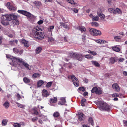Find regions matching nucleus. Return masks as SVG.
I'll list each match as a JSON object with an SVG mask.
<instances>
[{"label":"nucleus","instance_id":"obj_20","mask_svg":"<svg viewBox=\"0 0 127 127\" xmlns=\"http://www.w3.org/2000/svg\"><path fill=\"white\" fill-rule=\"evenodd\" d=\"M90 16L92 19L93 21H96L98 20L99 18L98 16L94 17L92 14H90Z\"/></svg>","mask_w":127,"mask_h":127},{"label":"nucleus","instance_id":"obj_49","mask_svg":"<svg viewBox=\"0 0 127 127\" xmlns=\"http://www.w3.org/2000/svg\"><path fill=\"white\" fill-rule=\"evenodd\" d=\"M13 50L14 52L18 53L19 52V50L17 48H14Z\"/></svg>","mask_w":127,"mask_h":127},{"label":"nucleus","instance_id":"obj_62","mask_svg":"<svg viewBox=\"0 0 127 127\" xmlns=\"http://www.w3.org/2000/svg\"><path fill=\"white\" fill-rule=\"evenodd\" d=\"M83 81L84 82L87 83L88 82V80L86 78H85L83 80Z\"/></svg>","mask_w":127,"mask_h":127},{"label":"nucleus","instance_id":"obj_50","mask_svg":"<svg viewBox=\"0 0 127 127\" xmlns=\"http://www.w3.org/2000/svg\"><path fill=\"white\" fill-rule=\"evenodd\" d=\"M12 5L10 3V2H8L6 4V6L9 9L10 8V7H11Z\"/></svg>","mask_w":127,"mask_h":127},{"label":"nucleus","instance_id":"obj_8","mask_svg":"<svg viewBox=\"0 0 127 127\" xmlns=\"http://www.w3.org/2000/svg\"><path fill=\"white\" fill-rule=\"evenodd\" d=\"M11 14H7L3 15L1 17V18L7 21H9L11 20Z\"/></svg>","mask_w":127,"mask_h":127},{"label":"nucleus","instance_id":"obj_34","mask_svg":"<svg viewBox=\"0 0 127 127\" xmlns=\"http://www.w3.org/2000/svg\"><path fill=\"white\" fill-rule=\"evenodd\" d=\"M6 57L7 58H9L10 59L12 60V61L13 62V63H14V62H18V61L17 60H15V61H13V60L14 58H14L13 57H11L10 55H6Z\"/></svg>","mask_w":127,"mask_h":127},{"label":"nucleus","instance_id":"obj_17","mask_svg":"<svg viewBox=\"0 0 127 127\" xmlns=\"http://www.w3.org/2000/svg\"><path fill=\"white\" fill-rule=\"evenodd\" d=\"M42 95L43 97H47L49 95L48 92L47 90L44 89L42 91Z\"/></svg>","mask_w":127,"mask_h":127},{"label":"nucleus","instance_id":"obj_21","mask_svg":"<svg viewBox=\"0 0 127 127\" xmlns=\"http://www.w3.org/2000/svg\"><path fill=\"white\" fill-rule=\"evenodd\" d=\"M42 47L41 46H39L37 47L35 50V53L37 54H39L41 51Z\"/></svg>","mask_w":127,"mask_h":127},{"label":"nucleus","instance_id":"obj_11","mask_svg":"<svg viewBox=\"0 0 127 127\" xmlns=\"http://www.w3.org/2000/svg\"><path fill=\"white\" fill-rule=\"evenodd\" d=\"M75 59L79 61H81L83 59V56L80 54H77Z\"/></svg>","mask_w":127,"mask_h":127},{"label":"nucleus","instance_id":"obj_24","mask_svg":"<svg viewBox=\"0 0 127 127\" xmlns=\"http://www.w3.org/2000/svg\"><path fill=\"white\" fill-rule=\"evenodd\" d=\"M60 23L61 24V26H62L64 28L66 29H69V27L66 24L64 23Z\"/></svg>","mask_w":127,"mask_h":127},{"label":"nucleus","instance_id":"obj_52","mask_svg":"<svg viewBox=\"0 0 127 127\" xmlns=\"http://www.w3.org/2000/svg\"><path fill=\"white\" fill-rule=\"evenodd\" d=\"M14 40L10 41H9V44L11 45H12L14 44Z\"/></svg>","mask_w":127,"mask_h":127},{"label":"nucleus","instance_id":"obj_3","mask_svg":"<svg viewBox=\"0 0 127 127\" xmlns=\"http://www.w3.org/2000/svg\"><path fill=\"white\" fill-rule=\"evenodd\" d=\"M15 60L18 61V62L20 63H21L27 69L30 70L29 65L27 63H26L25 61L23 60L22 59L20 58H14L13 61H15Z\"/></svg>","mask_w":127,"mask_h":127},{"label":"nucleus","instance_id":"obj_9","mask_svg":"<svg viewBox=\"0 0 127 127\" xmlns=\"http://www.w3.org/2000/svg\"><path fill=\"white\" fill-rule=\"evenodd\" d=\"M98 16L99 17L102 19H103L105 17V15L103 14L101 11L100 9H98L97 12Z\"/></svg>","mask_w":127,"mask_h":127},{"label":"nucleus","instance_id":"obj_23","mask_svg":"<svg viewBox=\"0 0 127 127\" xmlns=\"http://www.w3.org/2000/svg\"><path fill=\"white\" fill-rule=\"evenodd\" d=\"M65 98V97H62L61 99L62 102V103H61V102H59L58 103V104H60L61 105H62L64 104L66 102Z\"/></svg>","mask_w":127,"mask_h":127},{"label":"nucleus","instance_id":"obj_10","mask_svg":"<svg viewBox=\"0 0 127 127\" xmlns=\"http://www.w3.org/2000/svg\"><path fill=\"white\" fill-rule=\"evenodd\" d=\"M113 89L115 91L118 92L120 91V88L118 85L116 83L113 84L112 85Z\"/></svg>","mask_w":127,"mask_h":127},{"label":"nucleus","instance_id":"obj_39","mask_svg":"<svg viewBox=\"0 0 127 127\" xmlns=\"http://www.w3.org/2000/svg\"><path fill=\"white\" fill-rule=\"evenodd\" d=\"M52 84V82H50L48 83L46 85V87L47 88H49L51 86Z\"/></svg>","mask_w":127,"mask_h":127},{"label":"nucleus","instance_id":"obj_35","mask_svg":"<svg viewBox=\"0 0 127 127\" xmlns=\"http://www.w3.org/2000/svg\"><path fill=\"white\" fill-rule=\"evenodd\" d=\"M102 93L101 90V89L99 88H97V90H96V94H100Z\"/></svg>","mask_w":127,"mask_h":127},{"label":"nucleus","instance_id":"obj_27","mask_svg":"<svg viewBox=\"0 0 127 127\" xmlns=\"http://www.w3.org/2000/svg\"><path fill=\"white\" fill-rule=\"evenodd\" d=\"M7 122L8 120L7 119H3L2 122V125L3 126L6 125L7 124Z\"/></svg>","mask_w":127,"mask_h":127},{"label":"nucleus","instance_id":"obj_32","mask_svg":"<svg viewBox=\"0 0 127 127\" xmlns=\"http://www.w3.org/2000/svg\"><path fill=\"white\" fill-rule=\"evenodd\" d=\"M11 20L12 19L13 20H16L17 18V16L14 14H11Z\"/></svg>","mask_w":127,"mask_h":127},{"label":"nucleus","instance_id":"obj_22","mask_svg":"<svg viewBox=\"0 0 127 127\" xmlns=\"http://www.w3.org/2000/svg\"><path fill=\"white\" fill-rule=\"evenodd\" d=\"M91 62L93 65L95 66L96 67H99L100 66L98 62L96 61H91Z\"/></svg>","mask_w":127,"mask_h":127},{"label":"nucleus","instance_id":"obj_37","mask_svg":"<svg viewBox=\"0 0 127 127\" xmlns=\"http://www.w3.org/2000/svg\"><path fill=\"white\" fill-rule=\"evenodd\" d=\"M85 58L88 59H93V56H91L90 55H86L85 56Z\"/></svg>","mask_w":127,"mask_h":127},{"label":"nucleus","instance_id":"obj_44","mask_svg":"<svg viewBox=\"0 0 127 127\" xmlns=\"http://www.w3.org/2000/svg\"><path fill=\"white\" fill-rule=\"evenodd\" d=\"M59 115V113L56 112H55L53 114V116L54 117H58Z\"/></svg>","mask_w":127,"mask_h":127},{"label":"nucleus","instance_id":"obj_31","mask_svg":"<svg viewBox=\"0 0 127 127\" xmlns=\"http://www.w3.org/2000/svg\"><path fill=\"white\" fill-rule=\"evenodd\" d=\"M23 80L24 82L26 83H29L30 81V79L26 77L24 78Z\"/></svg>","mask_w":127,"mask_h":127},{"label":"nucleus","instance_id":"obj_28","mask_svg":"<svg viewBox=\"0 0 127 127\" xmlns=\"http://www.w3.org/2000/svg\"><path fill=\"white\" fill-rule=\"evenodd\" d=\"M114 39L115 40L117 41H119L120 40L121 37L120 36H117L114 37Z\"/></svg>","mask_w":127,"mask_h":127},{"label":"nucleus","instance_id":"obj_53","mask_svg":"<svg viewBox=\"0 0 127 127\" xmlns=\"http://www.w3.org/2000/svg\"><path fill=\"white\" fill-rule=\"evenodd\" d=\"M79 89L80 91H85V89L83 87H80L79 88Z\"/></svg>","mask_w":127,"mask_h":127},{"label":"nucleus","instance_id":"obj_14","mask_svg":"<svg viewBox=\"0 0 127 127\" xmlns=\"http://www.w3.org/2000/svg\"><path fill=\"white\" fill-rule=\"evenodd\" d=\"M76 29L80 30L81 32H85L86 31V29L84 26H79L76 28Z\"/></svg>","mask_w":127,"mask_h":127},{"label":"nucleus","instance_id":"obj_33","mask_svg":"<svg viewBox=\"0 0 127 127\" xmlns=\"http://www.w3.org/2000/svg\"><path fill=\"white\" fill-rule=\"evenodd\" d=\"M113 50L117 52H119L120 51V48L117 47H114L112 48Z\"/></svg>","mask_w":127,"mask_h":127},{"label":"nucleus","instance_id":"obj_45","mask_svg":"<svg viewBox=\"0 0 127 127\" xmlns=\"http://www.w3.org/2000/svg\"><path fill=\"white\" fill-rule=\"evenodd\" d=\"M54 26H51L49 27L48 29L49 32H52L53 29H54Z\"/></svg>","mask_w":127,"mask_h":127},{"label":"nucleus","instance_id":"obj_43","mask_svg":"<svg viewBox=\"0 0 127 127\" xmlns=\"http://www.w3.org/2000/svg\"><path fill=\"white\" fill-rule=\"evenodd\" d=\"M39 75H40L39 74L37 73H34L33 74L32 77L33 78H35Z\"/></svg>","mask_w":127,"mask_h":127},{"label":"nucleus","instance_id":"obj_7","mask_svg":"<svg viewBox=\"0 0 127 127\" xmlns=\"http://www.w3.org/2000/svg\"><path fill=\"white\" fill-rule=\"evenodd\" d=\"M85 119V115L82 113L79 112L78 113V122H81L84 120Z\"/></svg>","mask_w":127,"mask_h":127},{"label":"nucleus","instance_id":"obj_12","mask_svg":"<svg viewBox=\"0 0 127 127\" xmlns=\"http://www.w3.org/2000/svg\"><path fill=\"white\" fill-rule=\"evenodd\" d=\"M57 100V98L56 97H54L53 98H50L49 100V104L51 106L52 105V103H56Z\"/></svg>","mask_w":127,"mask_h":127},{"label":"nucleus","instance_id":"obj_59","mask_svg":"<svg viewBox=\"0 0 127 127\" xmlns=\"http://www.w3.org/2000/svg\"><path fill=\"white\" fill-rule=\"evenodd\" d=\"M73 11L75 13H77L78 12V9L76 8H74Z\"/></svg>","mask_w":127,"mask_h":127},{"label":"nucleus","instance_id":"obj_60","mask_svg":"<svg viewBox=\"0 0 127 127\" xmlns=\"http://www.w3.org/2000/svg\"><path fill=\"white\" fill-rule=\"evenodd\" d=\"M124 60V59L123 58H120L118 60L120 62H123Z\"/></svg>","mask_w":127,"mask_h":127},{"label":"nucleus","instance_id":"obj_29","mask_svg":"<svg viewBox=\"0 0 127 127\" xmlns=\"http://www.w3.org/2000/svg\"><path fill=\"white\" fill-rule=\"evenodd\" d=\"M33 3L37 6H40L41 4V2L40 1H35L33 2Z\"/></svg>","mask_w":127,"mask_h":127},{"label":"nucleus","instance_id":"obj_2","mask_svg":"<svg viewBox=\"0 0 127 127\" xmlns=\"http://www.w3.org/2000/svg\"><path fill=\"white\" fill-rule=\"evenodd\" d=\"M99 108L100 110L110 111L111 110V107L106 103L101 102L100 103Z\"/></svg>","mask_w":127,"mask_h":127},{"label":"nucleus","instance_id":"obj_56","mask_svg":"<svg viewBox=\"0 0 127 127\" xmlns=\"http://www.w3.org/2000/svg\"><path fill=\"white\" fill-rule=\"evenodd\" d=\"M17 98L18 100H19L21 98V97L20 95L19 94H17Z\"/></svg>","mask_w":127,"mask_h":127},{"label":"nucleus","instance_id":"obj_40","mask_svg":"<svg viewBox=\"0 0 127 127\" xmlns=\"http://www.w3.org/2000/svg\"><path fill=\"white\" fill-rule=\"evenodd\" d=\"M97 90V87H93L91 90L92 93H93L95 92L96 93V92Z\"/></svg>","mask_w":127,"mask_h":127},{"label":"nucleus","instance_id":"obj_19","mask_svg":"<svg viewBox=\"0 0 127 127\" xmlns=\"http://www.w3.org/2000/svg\"><path fill=\"white\" fill-rule=\"evenodd\" d=\"M122 13V12L121 10L118 8H116L115 9H114V14H121Z\"/></svg>","mask_w":127,"mask_h":127},{"label":"nucleus","instance_id":"obj_58","mask_svg":"<svg viewBox=\"0 0 127 127\" xmlns=\"http://www.w3.org/2000/svg\"><path fill=\"white\" fill-rule=\"evenodd\" d=\"M37 119L38 118L37 117L34 118L32 119V121L33 122H34L36 121Z\"/></svg>","mask_w":127,"mask_h":127},{"label":"nucleus","instance_id":"obj_64","mask_svg":"<svg viewBox=\"0 0 127 127\" xmlns=\"http://www.w3.org/2000/svg\"><path fill=\"white\" fill-rule=\"evenodd\" d=\"M91 54L93 55H95L97 54L94 51H92Z\"/></svg>","mask_w":127,"mask_h":127},{"label":"nucleus","instance_id":"obj_5","mask_svg":"<svg viewBox=\"0 0 127 127\" xmlns=\"http://www.w3.org/2000/svg\"><path fill=\"white\" fill-rule=\"evenodd\" d=\"M18 12L29 18L30 19L34 18V16L30 13L24 10H18Z\"/></svg>","mask_w":127,"mask_h":127},{"label":"nucleus","instance_id":"obj_13","mask_svg":"<svg viewBox=\"0 0 127 127\" xmlns=\"http://www.w3.org/2000/svg\"><path fill=\"white\" fill-rule=\"evenodd\" d=\"M3 19H2L1 18V19L0 21V23L1 24L3 25L4 26H7L9 25V23Z\"/></svg>","mask_w":127,"mask_h":127},{"label":"nucleus","instance_id":"obj_25","mask_svg":"<svg viewBox=\"0 0 127 127\" xmlns=\"http://www.w3.org/2000/svg\"><path fill=\"white\" fill-rule=\"evenodd\" d=\"M77 53H74L73 52H72L69 53V55L70 57L76 59Z\"/></svg>","mask_w":127,"mask_h":127},{"label":"nucleus","instance_id":"obj_1","mask_svg":"<svg viewBox=\"0 0 127 127\" xmlns=\"http://www.w3.org/2000/svg\"><path fill=\"white\" fill-rule=\"evenodd\" d=\"M33 31L34 32L36 38L40 40L44 38L43 33L42 32L41 29L38 27H35L33 29Z\"/></svg>","mask_w":127,"mask_h":127},{"label":"nucleus","instance_id":"obj_57","mask_svg":"<svg viewBox=\"0 0 127 127\" xmlns=\"http://www.w3.org/2000/svg\"><path fill=\"white\" fill-rule=\"evenodd\" d=\"M106 42V41L105 40H100V44H102L105 43Z\"/></svg>","mask_w":127,"mask_h":127},{"label":"nucleus","instance_id":"obj_46","mask_svg":"<svg viewBox=\"0 0 127 127\" xmlns=\"http://www.w3.org/2000/svg\"><path fill=\"white\" fill-rule=\"evenodd\" d=\"M92 24V26H95V27H97L99 25L98 24L95 22H93Z\"/></svg>","mask_w":127,"mask_h":127},{"label":"nucleus","instance_id":"obj_47","mask_svg":"<svg viewBox=\"0 0 127 127\" xmlns=\"http://www.w3.org/2000/svg\"><path fill=\"white\" fill-rule=\"evenodd\" d=\"M66 1L71 4H73L74 3V2L73 0H66Z\"/></svg>","mask_w":127,"mask_h":127},{"label":"nucleus","instance_id":"obj_26","mask_svg":"<svg viewBox=\"0 0 127 127\" xmlns=\"http://www.w3.org/2000/svg\"><path fill=\"white\" fill-rule=\"evenodd\" d=\"M44 83L43 81L42 80L39 81L37 82V86L38 87H40Z\"/></svg>","mask_w":127,"mask_h":127},{"label":"nucleus","instance_id":"obj_15","mask_svg":"<svg viewBox=\"0 0 127 127\" xmlns=\"http://www.w3.org/2000/svg\"><path fill=\"white\" fill-rule=\"evenodd\" d=\"M110 64H114L115 62H117V59L115 57H112L109 59Z\"/></svg>","mask_w":127,"mask_h":127},{"label":"nucleus","instance_id":"obj_18","mask_svg":"<svg viewBox=\"0 0 127 127\" xmlns=\"http://www.w3.org/2000/svg\"><path fill=\"white\" fill-rule=\"evenodd\" d=\"M22 43L24 44L25 47H29L28 42L25 39H23L22 40Z\"/></svg>","mask_w":127,"mask_h":127},{"label":"nucleus","instance_id":"obj_30","mask_svg":"<svg viewBox=\"0 0 127 127\" xmlns=\"http://www.w3.org/2000/svg\"><path fill=\"white\" fill-rule=\"evenodd\" d=\"M9 104L7 101L5 102L3 104V106L6 108H7L9 106Z\"/></svg>","mask_w":127,"mask_h":127},{"label":"nucleus","instance_id":"obj_16","mask_svg":"<svg viewBox=\"0 0 127 127\" xmlns=\"http://www.w3.org/2000/svg\"><path fill=\"white\" fill-rule=\"evenodd\" d=\"M88 123L93 126L94 125L93 118L91 117H89L88 119Z\"/></svg>","mask_w":127,"mask_h":127},{"label":"nucleus","instance_id":"obj_4","mask_svg":"<svg viewBox=\"0 0 127 127\" xmlns=\"http://www.w3.org/2000/svg\"><path fill=\"white\" fill-rule=\"evenodd\" d=\"M89 31L91 34L93 35H100L101 34V32L100 31L94 29L90 28Z\"/></svg>","mask_w":127,"mask_h":127},{"label":"nucleus","instance_id":"obj_36","mask_svg":"<svg viewBox=\"0 0 127 127\" xmlns=\"http://www.w3.org/2000/svg\"><path fill=\"white\" fill-rule=\"evenodd\" d=\"M21 123L19 124L17 123H14L13 124V126L14 127H21Z\"/></svg>","mask_w":127,"mask_h":127},{"label":"nucleus","instance_id":"obj_48","mask_svg":"<svg viewBox=\"0 0 127 127\" xmlns=\"http://www.w3.org/2000/svg\"><path fill=\"white\" fill-rule=\"evenodd\" d=\"M114 9L112 8H109L108 9L109 11L111 13H113L114 14Z\"/></svg>","mask_w":127,"mask_h":127},{"label":"nucleus","instance_id":"obj_51","mask_svg":"<svg viewBox=\"0 0 127 127\" xmlns=\"http://www.w3.org/2000/svg\"><path fill=\"white\" fill-rule=\"evenodd\" d=\"M48 40L49 42H51L53 41L54 40L52 37H49L48 38Z\"/></svg>","mask_w":127,"mask_h":127},{"label":"nucleus","instance_id":"obj_54","mask_svg":"<svg viewBox=\"0 0 127 127\" xmlns=\"http://www.w3.org/2000/svg\"><path fill=\"white\" fill-rule=\"evenodd\" d=\"M123 122L124 126L127 127V121L123 120Z\"/></svg>","mask_w":127,"mask_h":127},{"label":"nucleus","instance_id":"obj_6","mask_svg":"<svg viewBox=\"0 0 127 127\" xmlns=\"http://www.w3.org/2000/svg\"><path fill=\"white\" fill-rule=\"evenodd\" d=\"M68 78L72 79L73 84L75 86L78 87L79 86V84L78 80L74 75H73L69 76Z\"/></svg>","mask_w":127,"mask_h":127},{"label":"nucleus","instance_id":"obj_41","mask_svg":"<svg viewBox=\"0 0 127 127\" xmlns=\"http://www.w3.org/2000/svg\"><path fill=\"white\" fill-rule=\"evenodd\" d=\"M13 24L15 25H18L19 24V22L17 20H13Z\"/></svg>","mask_w":127,"mask_h":127},{"label":"nucleus","instance_id":"obj_42","mask_svg":"<svg viewBox=\"0 0 127 127\" xmlns=\"http://www.w3.org/2000/svg\"><path fill=\"white\" fill-rule=\"evenodd\" d=\"M10 8H9V9L10 11L13 10L15 11L16 10V8L14 6H13L11 5V7H10Z\"/></svg>","mask_w":127,"mask_h":127},{"label":"nucleus","instance_id":"obj_55","mask_svg":"<svg viewBox=\"0 0 127 127\" xmlns=\"http://www.w3.org/2000/svg\"><path fill=\"white\" fill-rule=\"evenodd\" d=\"M43 21L42 20H40L37 22V24L39 25H41L43 23Z\"/></svg>","mask_w":127,"mask_h":127},{"label":"nucleus","instance_id":"obj_63","mask_svg":"<svg viewBox=\"0 0 127 127\" xmlns=\"http://www.w3.org/2000/svg\"><path fill=\"white\" fill-rule=\"evenodd\" d=\"M86 100V99L85 98H83L82 99V100L81 101V102L84 103L85 102Z\"/></svg>","mask_w":127,"mask_h":127},{"label":"nucleus","instance_id":"obj_61","mask_svg":"<svg viewBox=\"0 0 127 127\" xmlns=\"http://www.w3.org/2000/svg\"><path fill=\"white\" fill-rule=\"evenodd\" d=\"M53 0H45V3H46L48 2H51Z\"/></svg>","mask_w":127,"mask_h":127},{"label":"nucleus","instance_id":"obj_38","mask_svg":"<svg viewBox=\"0 0 127 127\" xmlns=\"http://www.w3.org/2000/svg\"><path fill=\"white\" fill-rule=\"evenodd\" d=\"M16 103L17 104V105H18V106L21 108H24V107H25V105L21 104L20 103H19L18 102H16Z\"/></svg>","mask_w":127,"mask_h":127}]
</instances>
